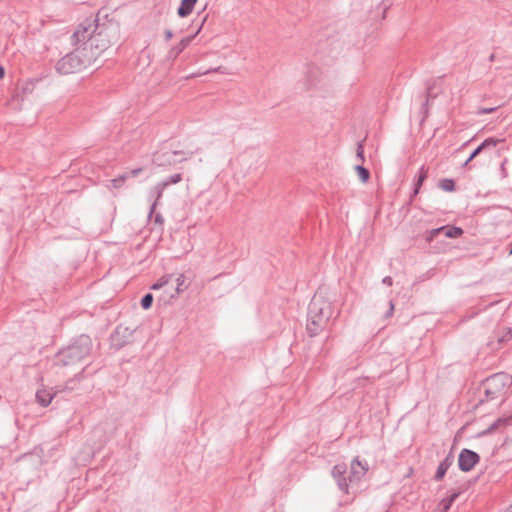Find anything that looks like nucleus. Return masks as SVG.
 <instances>
[{
  "label": "nucleus",
  "instance_id": "obj_13",
  "mask_svg": "<svg viewBox=\"0 0 512 512\" xmlns=\"http://www.w3.org/2000/svg\"><path fill=\"white\" fill-rule=\"evenodd\" d=\"M194 36L183 38L177 45L173 46L168 52V58L176 59L182 51L191 43Z\"/></svg>",
  "mask_w": 512,
  "mask_h": 512
},
{
  "label": "nucleus",
  "instance_id": "obj_39",
  "mask_svg": "<svg viewBox=\"0 0 512 512\" xmlns=\"http://www.w3.org/2000/svg\"><path fill=\"white\" fill-rule=\"evenodd\" d=\"M119 333H120V328H117L116 334H119Z\"/></svg>",
  "mask_w": 512,
  "mask_h": 512
},
{
  "label": "nucleus",
  "instance_id": "obj_20",
  "mask_svg": "<svg viewBox=\"0 0 512 512\" xmlns=\"http://www.w3.org/2000/svg\"><path fill=\"white\" fill-rule=\"evenodd\" d=\"M182 181V174L176 173L173 175H170L169 177L165 178L164 180L160 181L161 183H165V188L169 187L173 184H178Z\"/></svg>",
  "mask_w": 512,
  "mask_h": 512
},
{
  "label": "nucleus",
  "instance_id": "obj_25",
  "mask_svg": "<svg viewBox=\"0 0 512 512\" xmlns=\"http://www.w3.org/2000/svg\"><path fill=\"white\" fill-rule=\"evenodd\" d=\"M426 177H427V171L422 170L419 175L418 182H417V185H416V188L414 191L415 194H417L419 192V189H420L421 185L423 184L424 180L426 179Z\"/></svg>",
  "mask_w": 512,
  "mask_h": 512
},
{
  "label": "nucleus",
  "instance_id": "obj_33",
  "mask_svg": "<svg viewBox=\"0 0 512 512\" xmlns=\"http://www.w3.org/2000/svg\"><path fill=\"white\" fill-rule=\"evenodd\" d=\"M73 381H74L73 379H71V380L67 381V382H66V384H65V389H73V387H72V386H70V384H71Z\"/></svg>",
  "mask_w": 512,
  "mask_h": 512
},
{
  "label": "nucleus",
  "instance_id": "obj_7",
  "mask_svg": "<svg viewBox=\"0 0 512 512\" xmlns=\"http://www.w3.org/2000/svg\"><path fill=\"white\" fill-rule=\"evenodd\" d=\"M193 154L194 152H184L182 150L156 152L153 154L152 162L159 167H170L190 159Z\"/></svg>",
  "mask_w": 512,
  "mask_h": 512
},
{
  "label": "nucleus",
  "instance_id": "obj_15",
  "mask_svg": "<svg viewBox=\"0 0 512 512\" xmlns=\"http://www.w3.org/2000/svg\"><path fill=\"white\" fill-rule=\"evenodd\" d=\"M55 394H52L49 390L42 388L36 392V401L42 406L47 407Z\"/></svg>",
  "mask_w": 512,
  "mask_h": 512
},
{
  "label": "nucleus",
  "instance_id": "obj_30",
  "mask_svg": "<svg viewBox=\"0 0 512 512\" xmlns=\"http://www.w3.org/2000/svg\"><path fill=\"white\" fill-rule=\"evenodd\" d=\"M357 156L361 159V161L364 160V149H363V146L361 144L358 145Z\"/></svg>",
  "mask_w": 512,
  "mask_h": 512
},
{
  "label": "nucleus",
  "instance_id": "obj_19",
  "mask_svg": "<svg viewBox=\"0 0 512 512\" xmlns=\"http://www.w3.org/2000/svg\"><path fill=\"white\" fill-rule=\"evenodd\" d=\"M355 172L362 183H366L369 180V171L361 165L355 167Z\"/></svg>",
  "mask_w": 512,
  "mask_h": 512
},
{
  "label": "nucleus",
  "instance_id": "obj_2",
  "mask_svg": "<svg viewBox=\"0 0 512 512\" xmlns=\"http://www.w3.org/2000/svg\"><path fill=\"white\" fill-rule=\"evenodd\" d=\"M92 340L87 335H80L54 357V365L59 368H72L90 355Z\"/></svg>",
  "mask_w": 512,
  "mask_h": 512
},
{
  "label": "nucleus",
  "instance_id": "obj_29",
  "mask_svg": "<svg viewBox=\"0 0 512 512\" xmlns=\"http://www.w3.org/2000/svg\"><path fill=\"white\" fill-rule=\"evenodd\" d=\"M455 497H456V495H452L447 501H445V503H444V511H447L450 508V506H451L452 502L454 501Z\"/></svg>",
  "mask_w": 512,
  "mask_h": 512
},
{
  "label": "nucleus",
  "instance_id": "obj_26",
  "mask_svg": "<svg viewBox=\"0 0 512 512\" xmlns=\"http://www.w3.org/2000/svg\"><path fill=\"white\" fill-rule=\"evenodd\" d=\"M221 69H222V67H217V68H214V69H211V70H206V71H204V72H202V73L191 74V75L187 76L186 78H187V79H190V78L197 77V76H199V75L208 74V73H210V72H219Z\"/></svg>",
  "mask_w": 512,
  "mask_h": 512
},
{
  "label": "nucleus",
  "instance_id": "obj_37",
  "mask_svg": "<svg viewBox=\"0 0 512 512\" xmlns=\"http://www.w3.org/2000/svg\"><path fill=\"white\" fill-rule=\"evenodd\" d=\"M200 29H201V28H198V30L196 31V33H194V35H193L194 37H195V36H197V34L199 33Z\"/></svg>",
  "mask_w": 512,
  "mask_h": 512
},
{
  "label": "nucleus",
  "instance_id": "obj_28",
  "mask_svg": "<svg viewBox=\"0 0 512 512\" xmlns=\"http://www.w3.org/2000/svg\"><path fill=\"white\" fill-rule=\"evenodd\" d=\"M142 171H143V168L138 167V168L132 169L131 171H129L127 173L129 174V178H130V177H137Z\"/></svg>",
  "mask_w": 512,
  "mask_h": 512
},
{
  "label": "nucleus",
  "instance_id": "obj_16",
  "mask_svg": "<svg viewBox=\"0 0 512 512\" xmlns=\"http://www.w3.org/2000/svg\"><path fill=\"white\" fill-rule=\"evenodd\" d=\"M496 341L499 345L505 344L512 340V328L501 327L495 333Z\"/></svg>",
  "mask_w": 512,
  "mask_h": 512
},
{
  "label": "nucleus",
  "instance_id": "obj_24",
  "mask_svg": "<svg viewBox=\"0 0 512 512\" xmlns=\"http://www.w3.org/2000/svg\"><path fill=\"white\" fill-rule=\"evenodd\" d=\"M447 469H448V464L446 462L440 463V465L438 466V469L436 471L435 478L437 480H441L444 477L445 473L447 472Z\"/></svg>",
  "mask_w": 512,
  "mask_h": 512
},
{
  "label": "nucleus",
  "instance_id": "obj_9",
  "mask_svg": "<svg viewBox=\"0 0 512 512\" xmlns=\"http://www.w3.org/2000/svg\"><path fill=\"white\" fill-rule=\"evenodd\" d=\"M320 331V306L316 299V294L313 296L307 313L306 332L310 337H315Z\"/></svg>",
  "mask_w": 512,
  "mask_h": 512
},
{
  "label": "nucleus",
  "instance_id": "obj_8",
  "mask_svg": "<svg viewBox=\"0 0 512 512\" xmlns=\"http://www.w3.org/2000/svg\"><path fill=\"white\" fill-rule=\"evenodd\" d=\"M319 67L317 64H306L303 71V78L299 82V89L308 95H314L318 90Z\"/></svg>",
  "mask_w": 512,
  "mask_h": 512
},
{
  "label": "nucleus",
  "instance_id": "obj_5",
  "mask_svg": "<svg viewBox=\"0 0 512 512\" xmlns=\"http://www.w3.org/2000/svg\"><path fill=\"white\" fill-rule=\"evenodd\" d=\"M512 377L505 373H497L483 383L486 400H503L509 394Z\"/></svg>",
  "mask_w": 512,
  "mask_h": 512
},
{
  "label": "nucleus",
  "instance_id": "obj_35",
  "mask_svg": "<svg viewBox=\"0 0 512 512\" xmlns=\"http://www.w3.org/2000/svg\"><path fill=\"white\" fill-rule=\"evenodd\" d=\"M493 111H495V108H488V109H484V110H482L481 112H482V113H492Z\"/></svg>",
  "mask_w": 512,
  "mask_h": 512
},
{
  "label": "nucleus",
  "instance_id": "obj_38",
  "mask_svg": "<svg viewBox=\"0 0 512 512\" xmlns=\"http://www.w3.org/2000/svg\"><path fill=\"white\" fill-rule=\"evenodd\" d=\"M506 512H512V505L507 509Z\"/></svg>",
  "mask_w": 512,
  "mask_h": 512
},
{
  "label": "nucleus",
  "instance_id": "obj_4",
  "mask_svg": "<svg viewBox=\"0 0 512 512\" xmlns=\"http://www.w3.org/2000/svg\"><path fill=\"white\" fill-rule=\"evenodd\" d=\"M368 469V463L366 461H361L358 457H356L351 462L350 472L347 476V467L343 463L334 466L332 475L338 481L339 486L346 492L348 482L362 479L368 472Z\"/></svg>",
  "mask_w": 512,
  "mask_h": 512
},
{
  "label": "nucleus",
  "instance_id": "obj_18",
  "mask_svg": "<svg viewBox=\"0 0 512 512\" xmlns=\"http://www.w3.org/2000/svg\"><path fill=\"white\" fill-rule=\"evenodd\" d=\"M129 178V174L128 173H123L121 175H119L118 177L112 179L110 181L111 185L109 187H113L115 189H119L121 188L124 183L126 182V180Z\"/></svg>",
  "mask_w": 512,
  "mask_h": 512
},
{
  "label": "nucleus",
  "instance_id": "obj_11",
  "mask_svg": "<svg viewBox=\"0 0 512 512\" xmlns=\"http://www.w3.org/2000/svg\"><path fill=\"white\" fill-rule=\"evenodd\" d=\"M165 183L158 182L155 186H153L148 193V199L151 201L150 211H149V219L152 218L155 209L162 198L163 192L165 191Z\"/></svg>",
  "mask_w": 512,
  "mask_h": 512
},
{
  "label": "nucleus",
  "instance_id": "obj_31",
  "mask_svg": "<svg viewBox=\"0 0 512 512\" xmlns=\"http://www.w3.org/2000/svg\"><path fill=\"white\" fill-rule=\"evenodd\" d=\"M154 221H155V223L163 224L164 223V218H163V216L160 213H156L155 216H154Z\"/></svg>",
  "mask_w": 512,
  "mask_h": 512
},
{
  "label": "nucleus",
  "instance_id": "obj_12",
  "mask_svg": "<svg viewBox=\"0 0 512 512\" xmlns=\"http://www.w3.org/2000/svg\"><path fill=\"white\" fill-rule=\"evenodd\" d=\"M479 456L470 450H463L459 455V467L462 471H470L478 462Z\"/></svg>",
  "mask_w": 512,
  "mask_h": 512
},
{
  "label": "nucleus",
  "instance_id": "obj_21",
  "mask_svg": "<svg viewBox=\"0 0 512 512\" xmlns=\"http://www.w3.org/2000/svg\"><path fill=\"white\" fill-rule=\"evenodd\" d=\"M445 233V236L448 238H456L463 234V230L458 227H450L446 228L444 227V230H442Z\"/></svg>",
  "mask_w": 512,
  "mask_h": 512
},
{
  "label": "nucleus",
  "instance_id": "obj_36",
  "mask_svg": "<svg viewBox=\"0 0 512 512\" xmlns=\"http://www.w3.org/2000/svg\"><path fill=\"white\" fill-rule=\"evenodd\" d=\"M205 21H206V17H204V18L202 19V21H201V23H200L199 28H202V26L204 25Z\"/></svg>",
  "mask_w": 512,
  "mask_h": 512
},
{
  "label": "nucleus",
  "instance_id": "obj_23",
  "mask_svg": "<svg viewBox=\"0 0 512 512\" xmlns=\"http://www.w3.org/2000/svg\"><path fill=\"white\" fill-rule=\"evenodd\" d=\"M153 295L151 293L145 294L141 299V306L144 310L149 309L153 303Z\"/></svg>",
  "mask_w": 512,
  "mask_h": 512
},
{
  "label": "nucleus",
  "instance_id": "obj_3",
  "mask_svg": "<svg viewBox=\"0 0 512 512\" xmlns=\"http://www.w3.org/2000/svg\"><path fill=\"white\" fill-rule=\"evenodd\" d=\"M78 45L74 51L66 54L57 62L58 73L63 75L77 73L93 63V56L84 50L82 44Z\"/></svg>",
  "mask_w": 512,
  "mask_h": 512
},
{
  "label": "nucleus",
  "instance_id": "obj_1",
  "mask_svg": "<svg viewBox=\"0 0 512 512\" xmlns=\"http://www.w3.org/2000/svg\"><path fill=\"white\" fill-rule=\"evenodd\" d=\"M98 16L95 19H86L71 36L74 45L82 44L84 50L93 56V62L112 43L117 34V27L113 23H100Z\"/></svg>",
  "mask_w": 512,
  "mask_h": 512
},
{
  "label": "nucleus",
  "instance_id": "obj_32",
  "mask_svg": "<svg viewBox=\"0 0 512 512\" xmlns=\"http://www.w3.org/2000/svg\"><path fill=\"white\" fill-rule=\"evenodd\" d=\"M164 35L165 40L169 41L173 37V32L171 30H165Z\"/></svg>",
  "mask_w": 512,
  "mask_h": 512
},
{
  "label": "nucleus",
  "instance_id": "obj_17",
  "mask_svg": "<svg viewBox=\"0 0 512 512\" xmlns=\"http://www.w3.org/2000/svg\"><path fill=\"white\" fill-rule=\"evenodd\" d=\"M498 143V140L496 139H493V138H488L486 139L472 154L471 156L469 157V159L467 160L466 164L468 162H470L471 160H473L484 148L488 147V146H496Z\"/></svg>",
  "mask_w": 512,
  "mask_h": 512
},
{
  "label": "nucleus",
  "instance_id": "obj_27",
  "mask_svg": "<svg viewBox=\"0 0 512 512\" xmlns=\"http://www.w3.org/2000/svg\"><path fill=\"white\" fill-rule=\"evenodd\" d=\"M442 230H444V227L434 229L429 232L428 241H431L437 234H439Z\"/></svg>",
  "mask_w": 512,
  "mask_h": 512
},
{
  "label": "nucleus",
  "instance_id": "obj_34",
  "mask_svg": "<svg viewBox=\"0 0 512 512\" xmlns=\"http://www.w3.org/2000/svg\"><path fill=\"white\" fill-rule=\"evenodd\" d=\"M5 75V69L2 65H0V79H2Z\"/></svg>",
  "mask_w": 512,
  "mask_h": 512
},
{
  "label": "nucleus",
  "instance_id": "obj_10",
  "mask_svg": "<svg viewBox=\"0 0 512 512\" xmlns=\"http://www.w3.org/2000/svg\"><path fill=\"white\" fill-rule=\"evenodd\" d=\"M260 159L261 154L258 151L249 150L240 154L237 160L246 175L257 170Z\"/></svg>",
  "mask_w": 512,
  "mask_h": 512
},
{
  "label": "nucleus",
  "instance_id": "obj_14",
  "mask_svg": "<svg viewBox=\"0 0 512 512\" xmlns=\"http://www.w3.org/2000/svg\"><path fill=\"white\" fill-rule=\"evenodd\" d=\"M198 0H181L180 5L177 9V14L181 18L188 17L194 10Z\"/></svg>",
  "mask_w": 512,
  "mask_h": 512
},
{
  "label": "nucleus",
  "instance_id": "obj_6",
  "mask_svg": "<svg viewBox=\"0 0 512 512\" xmlns=\"http://www.w3.org/2000/svg\"><path fill=\"white\" fill-rule=\"evenodd\" d=\"M172 279L173 275L167 274L151 286L152 290L164 289L162 295L158 297V302L169 304L172 299L176 298L186 288L184 274L177 275L174 280L175 284L172 283Z\"/></svg>",
  "mask_w": 512,
  "mask_h": 512
},
{
  "label": "nucleus",
  "instance_id": "obj_22",
  "mask_svg": "<svg viewBox=\"0 0 512 512\" xmlns=\"http://www.w3.org/2000/svg\"><path fill=\"white\" fill-rule=\"evenodd\" d=\"M439 187L444 191L451 192L455 189V183L452 179L445 178L439 182Z\"/></svg>",
  "mask_w": 512,
  "mask_h": 512
}]
</instances>
